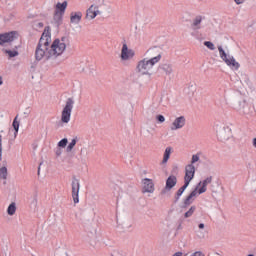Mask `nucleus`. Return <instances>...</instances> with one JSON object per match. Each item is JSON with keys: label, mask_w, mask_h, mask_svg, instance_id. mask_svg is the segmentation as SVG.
I'll return each instance as SVG.
<instances>
[{"label": "nucleus", "mask_w": 256, "mask_h": 256, "mask_svg": "<svg viewBox=\"0 0 256 256\" xmlns=\"http://www.w3.org/2000/svg\"><path fill=\"white\" fill-rule=\"evenodd\" d=\"M149 52L151 53V55H155V49H151L149 50Z\"/></svg>", "instance_id": "obj_40"}, {"label": "nucleus", "mask_w": 256, "mask_h": 256, "mask_svg": "<svg viewBox=\"0 0 256 256\" xmlns=\"http://www.w3.org/2000/svg\"><path fill=\"white\" fill-rule=\"evenodd\" d=\"M205 47H207V49H209L210 51H215V44H213V42L211 41H205L204 42Z\"/></svg>", "instance_id": "obj_31"}, {"label": "nucleus", "mask_w": 256, "mask_h": 256, "mask_svg": "<svg viewBox=\"0 0 256 256\" xmlns=\"http://www.w3.org/2000/svg\"><path fill=\"white\" fill-rule=\"evenodd\" d=\"M38 25H39V27H43V23H41V22L38 23Z\"/></svg>", "instance_id": "obj_44"}, {"label": "nucleus", "mask_w": 256, "mask_h": 256, "mask_svg": "<svg viewBox=\"0 0 256 256\" xmlns=\"http://www.w3.org/2000/svg\"><path fill=\"white\" fill-rule=\"evenodd\" d=\"M7 167L0 168V179L7 180Z\"/></svg>", "instance_id": "obj_28"}, {"label": "nucleus", "mask_w": 256, "mask_h": 256, "mask_svg": "<svg viewBox=\"0 0 256 256\" xmlns=\"http://www.w3.org/2000/svg\"><path fill=\"white\" fill-rule=\"evenodd\" d=\"M204 19H205V16H202V15L195 16V18L191 23V28L194 31H199V29H201V23H203Z\"/></svg>", "instance_id": "obj_15"}, {"label": "nucleus", "mask_w": 256, "mask_h": 256, "mask_svg": "<svg viewBox=\"0 0 256 256\" xmlns=\"http://www.w3.org/2000/svg\"><path fill=\"white\" fill-rule=\"evenodd\" d=\"M55 153H56L57 157H61L63 150H61V148H57Z\"/></svg>", "instance_id": "obj_36"}, {"label": "nucleus", "mask_w": 256, "mask_h": 256, "mask_svg": "<svg viewBox=\"0 0 256 256\" xmlns=\"http://www.w3.org/2000/svg\"><path fill=\"white\" fill-rule=\"evenodd\" d=\"M97 15H101V11H99V6L96 5H91L87 11H86V17L87 19H95V17H97Z\"/></svg>", "instance_id": "obj_13"}, {"label": "nucleus", "mask_w": 256, "mask_h": 256, "mask_svg": "<svg viewBox=\"0 0 256 256\" xmlns=\"http://www.w3.org/2000/svg\"><path fill=\"white\" fill-rule=\"evenodd\" d=\"M218 137L220 141H229L231 138V128L223 127L218 131Z\"/></svg>", "instance_id": "obj_14"}, {"label": "nucleus", "mask_w": 256, "mask_h": 256, "mask_svg": "<svg viewBox=\"0 0 256 256\" xmlns=\"http://www.w3.org/2000/svg\"><path fill=\"white\" fill-rule=\"evenodd\" d=\"M197 207L191 206L190 209L184 214L185 219H189V217H193V213H195Z\"/></svg>", "instance_id": "obj_26"}, {"label": "nucleus", "mask_w": 256, "mask_h": 256, "mask_svg": "<svg viewBox=\"0 0 256 256\" xmlns=\"http://www.w3.org/2000/svg\"><path fill=\"white\" fill-rule=\"evenodd\" d=\"M199 237H200V238H203V237H205V236H204V235H199Z\"/></svg>", "instance_id": "obj_45"}, {"label": "nucleus", "mask_w": 256, "mask_h": 256, "mask_svg": "<svg viewBox=\"0 0 256 256\" xmlns=\"http://www.w3.org/2000/svg\"><path fill=\"white\" fill-rule=\"evenodd\" d=\"M13 127H14V130H15V137H17V134L19 133V121H17V117L14 119L13 121Z\"/></svg>", "instance_id": "obj_29"}, {"label": "nucleus", "mask_w": 256, "mask_h": 256, "mask_svg": "<svg viewBox=\"0 0 256 256\" xmlns=\"http://www.w3.org/2000/svg\"><path fill=\"white\" fill-rule=\"evenodd\" d=\"M186 123L187 119H185V116L176 117L172 122L170 129L171 131H179V129H183V127H185Z\"/></svg>", "instance_id": "obj_11"}, {"label": "nucleus", "mask_w": 256, "mask_h": 256, "mask_svg": "<svg viewBox=\"0 0 256 256\" xmlns=\"http://www.w3.org/2000/svg\"><path fill=\"white\" fill-rule=\"evenodd\" d=\"M73 107H75V99L70 97L66 100L65 106L62 110L61 121L63 123H69V121H71V113H73Z\"/></svg>", "instance_id": "obj_5"}, {"label": "nucleus", "mask_w": 256, "mask_h": 256, "mask_svg": "<svg viewBox=\"0 0 256 256\" xmlns=\"http://www.w3.org/2000/svg\"><path fill=\"white\" fill-rule=\"evenodd\" d=\"M8 149H11V145L8 146Z\"/></svg>", "instance_id": "obj_46"}, {"label": "nucleus", "mask_w": 256, "mask_h": 256, "mask_svg": "<svg viewBox=\"0 0 256 256\" xmlns=\"http://www.w3.org/2000/svg\"><path fill=\"white\" fill-rule=\"evenodd\" d=\"M162 57L163 56L161 55V53H158L156 56L150 59L144 58L138 61L136 66L137 73H139L140 75H151L153 67H155V65H157L159 61H161Z\"/></svg>", "instance_id": "obj_2"}, {"label": "nucleus", "mask_w": 256, "mask_h": 256, "mask_svg": "<svg viewBox=\"0 0 256 256\" xmlns=\"http://www.w3.org/2000/svg\"><path fill=\"white\" fill-rule=\"evenodd\" d=\"M156 119L159 123H165V116L163 115L156 116Z\"/></svg>", "instance_id": "obj_35"}, {"label": "nucleus", "mask_w": 256, "mask_h": 256, "mask_svg": "<svg viewBox=\"0 0 256 256\" xmlns=\"http://www.w3.org/2000/svg\"><path fill=\"white\" fill-rule=\"evenodd\" d=\"M198 228H199L200 230L205 229V224H204V223H200V224L198 225Z\"/></svg>", "instance_id": "obj_38"}, {"label": "nucleus", "mask_w": 256, "mask_h": 256, "mask_svg": "<svg viewBox=\"0 0 256 256\" xmlns=\"http://www.w3.org/2000/svg\"><path fill=\"white\" fill-rule=\"evenodd\" d=\"M62 19H63V14H61L60 12H55L54 21H56V23H61Z\"/></svg>", "instance_id": "obj_30"}, {"label": "nucleus", "mask_w": 256, "mask_h": 256, "mask_svg": "<svg viewBox=\"0 0 256 256\" xmlns=\"http://www.w3.org/2000/svg\"><path fill=\"white\" fill-rule=\"evenodd\" d=\"M112 256H127V255L125 254V252H123V250H115L112 253Z\"/></svg>", "instance_id": "obj_33"}, {"label": "nucleus", "mask_w": 256, "mask_h": 256, "mask_svg": "<svg viewBox=\"0 0 256 256\" xmlns=\"http://www.w3.org/2000/svg\"><path fill=\"white\" fill-rule=\"evenodd\" d=\"M41 174V167H38V175Z\"/></svg>", "instance_id": "obj_43"}, {"label": "nucleus", "mask_w": 256, "mask_h": 256, "mask_svg": "<svg viewBox=\"0 0 256 256\" xmlns=\"http://www.w3.org/2000/svg\"><path fill=\"white\" fill-rule=\"evenodd\" d=\"M218 51H219L220 59H222V61H224L226 65L230 67V69L237 71L239 67H241V65H239V62H237V60H235L233 56L225 52V50L223 49V46H218Z\"/></svg>", "instance_id": "obj_4"}, {"label": "nucleus", "mask_w": 256, "mask_h": 256, "mask_svg": "<svg viewBox=\"0 0 256 256\" xmlns=\"http://www.w3.org/2000/svg\"><path fill=\"white\" fill-rule=\"evenodd\" d=\"M172 151H173V148H171V147H167L165 149L164 155H163V160H162V165H165L167 163V161H169Z\"/></svg>", "instance_id": "obj_21"}, {"label": "nucleus", "mask_w": 256, "mask_h": 256, "mask_svg": "<svg viewBox=\"0 0 256 256\" xmlns=\"http://www.w3.org/2000/svg\"><path fill=\"white\" fill-rule=\"evenodd\" d=\"M159 69L164 71L165 75H168V76L173 75V65H171L169 63H164V64L160 65Z\"/></svg>", "instance_id": "obj_19"}, {"label": "nucleus", "mask_w": 256, "mask_h": 256, "mask_svg": "<svg viewBox=\"0 0 256 256\" xmlns=\"http://www.w3.org/2000/svg\"><path fill=\"white\" fill-rule=\"evenodd\" d=\"M201 159V154L197 153V154H193L192 158H191V162L189 163V165H195V163L199 162Z\"/></svg>", "instance_id": "obj_25"}, {"label": "nucleus", "mask_w": 256, "mask_h": 256, "mask_svg": "<svg viewBox=\"0 0 256 256\" xmlns=\"http://www.w3.org/2000/svg\"><path fill=\"white\" fill-rule=\"evenodd\" d=\"M67 143H69V140H67V138H64L58 142V147L65 149L67 147Z\"/></svg>", "instance_id": "obj_32"}, {"label": "nucleus", "mask_w": 256, "mask_h": 256, "mask_svg": "<svg viewBox=\"0 0 256 256\" xmlns=\"http://www.w3.org/2000/svg\"><path fill=\"white\" fill-rule=\"evenodd\" d=\"M177 185V177L175 176H169L166 180V187L168 191H171L175 186Z\"/></svg>", "instance_id": "obj_18"}, {"label": "nucleus", "mask_w": 256, "mask_h": 256, "mask_svg": "<svg viewBox=\"0 0 256 256\" xmlns=\"http://www.w3.org/2000/svg\"><path fill=\"white\" fill-rule=\"evenodd\" d=\"M50 56L52 59H57L61 57L65 50L67 49V38L55 39L52 44H49Z\"/></svg>", "instance_id": "obj_3"}, {"label": "nucleus", "mask_w": 256, "mask_h": 256, "mask_svg": "<svg viewBox=\"0 0 256 256\" xmlns=\"http://www.w3.org/2000/svg\"><path fill=\"white\" fill-rule=\"evenodd\" d=\"M67 10V1L64 2H58L56 4V13H61L62 15H65V11Z\"/></svg>", "instance_id": "obj_20"}, {"label": "nucleus", "mask_w": 256, "mask_h": 256, "mask_svg": "<svg viewBox=\"0 0 256 256\" xmlns=\"http://www.w3.org/2000/svg\"><path fill=\"white\" fill-rule=\"evenodd\" d=\"M198 188H195L184 200V205L185 207H188V205H191L193 203V201H195L196 197H199V195H201L198 190Z\"/></svg>", "instance_id": "obj_16"}, {"label": "nucleus", "mask_w": 256, "mask_h": 256, "mask_svg": "<svg viewBox=\"0 0 256 256\" xmlns=\"http://www.w3.org/2000/svg\"><path fill=\"white\" fill-rule=\"evenodd\" d=\"M17 212V204L15 202H12L8 208H7V213L10 216H13Z\"/></svg>", "instance_id": "obj_23"}, {"label": "nucleus", "mask_w": 256, "mask_h": 256, "mask_svg": "<svg viewBox=\"0 0 256 256\" xmlns=\"http://www.w3.org/2000/svg\"><path fill=\"white\" fill-rule=\"evenodd\" d=\"M135 59V50L129 48L127 43L122 44L121 52H120V61L121 63H129V61H133Z\"/></svg>", "instance_id": "obj_6"}, {"label": "nucleus", "mask_w": 256, "mask_h": 256, "mask_svg": "<svg viewBox=\"0 0 256 256\" xmlns=\"http://www.w3.org/2000/svg\"><path fill=\"white\" fill-rule=\"evenodd\" d=\"M71 191H72V199L77 205L79 203V191H81V182H79V179L73 178L71 182Z\"/></svg>", "instance_id": "obj_7"}, {"label": "nucleus", "mask_w": 256, "mask_h": 256, "mask_svg": "<svg viewBox=\"0 0 256 256\" xmlns=\"http://www.w3.org/2000/svg\"><path fill=\"white\" fill-rule=\"evenodd\" d=\"M3 85V76H0V87Z\"/></svg>", "instance_id": "obj_41"}, {"label": "nucleus", "mask_w": 256, "mask_h": 256, "mask_svg": "<svg viewBox=\"0 0 256 256\" xmlns=\"http://www.w3.org/2000/svg\"><path fill=\"white\" fill-rule=\"evenodd\" d=\"M49 45H51V29L46 27L35 50L36 61H43V59L44 61H49V59H52Z\"/></svg>", "instance_id": "obj_1"}, {"label": "nucleus", "mask_w": 256, "mask_h": 256, "mask_svg": "<svg viewBox=\"0 0 256 256\" xmlns=\"http://www.w3.org/2000/svg\"><path fill=\"white\" fill-rule=\"evenodd\" d=\"M4 53L8 55L9 59H13V57L19 56V51L17 50H4Z\"/></svg>", "instance_id": "obj_24"}, {"label": "nucleus", "mask_w": 256, "mask_h": 256, "mask_svg": "<svg viewBox=\"0 0 256 256\" xmlns=\"http://www.w3.org/2000/svg\"><path fill=\"white\" fill-rule=\"evenodd\" d=\"M17 37H19V33H17V31L0 34V45H5V43H11L12 41H15Z\"/></svg>", "instance_id": "obj_9"}, {"label": "nucleus", "mask_w": 256, "mask_h": 256, "mask_svg": "<svg viewBox=\"0 0 256 256\" xmlns=\"http://www.w3.org/2000/svg\"><path fill=\"white\" fill-rule=\"evenodd\" d=\"M33 204L37 205V197H34Z\"/></svg>", "instance_id": "obj_42"}, {"label": "nucleus", "mask_w": 256, "mask_h": 256, "mask_svg": "<svg viewBox=\"0 0 256 256\" xmlns=\"http://www.w3.org/2000/svg\"><path fill=\"white\" fill-rule=\"evenodd\" d=\"M75 145H77V138H73V139L71 140V142H70L69 145L67 146L66 151H67L68 153H70V151H73V148L75 147Z\"/></svg>", "instance_id": "obj_27"}, {"label": "nucleus", "mask_w": 256, "mask_h": 256, "mask_svg": "<svg viewBox=\"0 0 256 256\" xmlns=\"http://www.w3.org/2000/svg\"><path fill=\"white\" fill-rule=\"evenodd\" d=\"M195 178V165L187 164L185 166L184 183L188 184Z\"/></svg>", "instance_id": "obj_10"}, {"label": "nucleus", "mask_w": 256, "mask_h": 256, "mask_svg": "<svg viewBox=\"0 0 256 256\" xmlns=\"http://www.w3.org/2000/svg\"><path fill=\"white\" fill-rule=\"evenodd\" d=\"M3 159V138L0 135V161Z\"/></svg>", "instance_id": "obj_34"}, {"label": "nucleus", "mask_w": 256, "mask_h": 256, "mask_svg": "<svg viewBox=\"0 0 256 256\" xmlns=\"http://www.w3.org/2000/svg\"><path fill=\"white\" fill-rule=\"evenodd\" d=\"M234 3H236V5H243V3H245V0H234Z\"/></svg>", "instance_id": "obj_37"}, {"label": "nucleus", "mask_w": 256, "mask_h": 256, "mask_svg": "<svg viewBox=\"0 0 256 256\" xmlns=\"http://www.w3.org/2000/svg\"><path fill=\"white\" fill-rule=\"evenodd\" d=\"M212 181H213V177L209 176L206 179L200 181L195 187V189H197L200 195H203V193L207 192V185H211Z\"/></svg>", "instance_id": "obj_12"}, {"label": "nucleus", "mask_w": 256, "mask_h": 256, "mask_svg": "<svg viewBox=\"0 0 256 256\" xmlns=\"http://www.w3.org/2000/svg\"><path fill=\"white\" fill-rule=\"evenodd\" d=\"M189 187V184H187L186 182H184V185L179 188V190L176 192V201H179V199L181 198V195H183V193H185V189H187Z\"/></svg>", "instance_id": "obj_22"}, {"label": "nucleus", "mask_w": 256, "mask_h": 256, "mask_svg": "<svg viewBox=\"0 0 256 256\" xmlns=\"http://www.w3.org/2000/svg\"><path fill=\"white\" fill-rule=\"evenodd\" d=\"M142 193H155V183L152 179L143 178L141 180Z\"/></svg>", "instance_id": "obj_8"}, {"label": "nucleus", "mask_w": 256, "mask_h": 256, "mask_svg": "<svg viewBox=\"0 0 256 256\" xmlns=\"http://www.w3.org/2000/svg\"><path fill=\"white\" fill-rule=\"evenodd\" d=\"M216 255H219V253H216Z\"/></svg>", "instance_id": "obj_47"}, {"label": "nucleus", "mask_w": 256, "mask_h": 256, "mask_svg": "<svg viewBox=\"0 0 256 256\" xmlns=\"http://www.w3.org/2000/svg\"><path fill=\"white\" fill-rule=\"evenodd\" d=\"M83 18V13L81 12H72L70 14V22L73 25H79V23H81V19Z\"/></svg>", "instance_id": "obj_17"}, {"label": "nucleus", "mask_w": 256, "mask_h": 256, "mask_svg": "<svg viewBox=\"0 0 256 256\" xmlns=\"http://www.w3.org/2000/svg\"><path fill=\"white\" fill-rule=\"evenodd\" d=\"M252 146L256 149V138L252 139Z\"/></svg>", "instance_id": "obj_39"}]
</instances>
